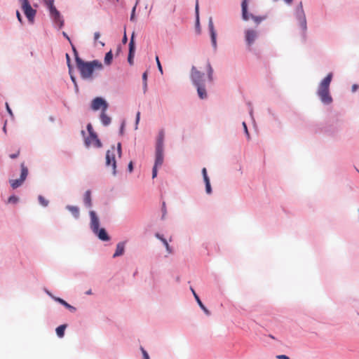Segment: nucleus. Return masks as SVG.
Here are the masks:
<instances>
[{"label":"nucleus","mask_w":359,"mask_h":359,"mask_svg":"<svg viewBox=\"0 0 359 359\" xmlns=\"http://www.w3.org/2000/svg\"><path fill=\"white\" fill-rule=\"evenodd\" d=\"M156 237L158 238L160 240L162 241V242L163 243V244L165 245V241H167L165 239H164L163 238H162L161 236H160L159 234H156Z\"/></svg>","instance_id":"nucleus-48"},{"label":"nucleus","mask_w":359,"mask_h":359,"mask_svg":"<svg viewBox=\"0 0 359 359\" xmlns=\"http://www.w3.org/2000/svg\"><path fill=\"white\" fill-rule=\"evenodd\" d=\"M109 105L108 103L103 98L97 97L92 100L91 109L93 111L101 109L102 111H107Z\"/></svg>","instance_id":"nucleus-7"},{"label":"nucleus","mask_w":359,"mask_h":359,"mask_svg":"<svg viewBox=\"0 0 359 359\" xmlns=\"http://www.w3.org/2000/svg\"><path fill=\"white\" fill-rule=\"evenodd\" d=\"M165 133L163 130H160L156 140V149H163V141H164Z\"/></svg>","instance_id":"nucleus-16"},{"label":"nucleus","mask_w":359,"mask_h":359,"mask_svg":"<svg viewBox=\"0 0 359 359\" xmlns=\"http://www.w3.org/2000/svg\"><path fill=\"white\" fill-rule=\"evenodd\" d=\"M18 202V198L15 196H11L8 199V203L15 204Z\"/></svg>","instance_id":"nucleus-30"},{"label":"nucleus","mask_w":359,"mask_h":359,"mask_svg":"<svg viewBox=\"0 0 359 359\" xmlns=\"http://www.w3.org/2000/svg\"><path fill=\"white\" fill-rule=\"evenodd\" d=\"M106 165L107 166L111 165L113 174L116 175V160H115V147H112L111 150H108L106 154Z\"/></svg>","instance_id":"nucleus-8"},{"label":"nucleus","mask_w":359,"mask_h":359,"mask_svg":"<svg viewBox=\"0 0 359 359\" xmlns=\"http://www.w3.org/2000/svg\"><path fill=\"white\" fill-rule=\"evenodd\" d=\"M112 59H113L112 51L109 50L108 53H106L105 57H104V61L105 65H111V63L112 62Z\"/></svg>","instance_id":"nucleus-26"},{"label":"nucleus","mask_w":359,"mask_h":359,"mask_svg":"<svg viewBox=\"0 0 359 359\" xmlns=\"http://www.w3.org/2000/svg\"><path fill=\"white\" fill-rule=\"evenodd\" d=\"M71 46H72V50H73V52L74 53V55H75V59L76 58V57H79L78 56V52L75 48V46L72 44V43H71Z\"/></svg>","instance_id":"nucleus-44"},{"label":"nucleus","mask_w":359,"mask_h":359,"mask_svg":"<svg viewBox=\"0 0 359 359\" xmlns=\"http://www.w3.org/2000/svg\"><path fill=\"white\" fill-rule=\"evenodd\" d=\"M100 43H101V45H102V46H104V43L103 42H100Z\"/></svg>","instance_id":"nucleus-62"},{"label":"nucleus","mask_w":359,"mask_h":359,"mask_svg":"<svg viewBox=\"0 0 359 359\" xmlns=\"http://www.w3.org/2000/svg\"><path fill=\"white\" fill-rule=\"evenodd\" d=\"M100 120L104 126H108L111 123V118L106 114V111L101 112Z\"/></svg>","instance_id":"nucleus-21"},{"label":"nucleus","mask_w":359,"mask_h":359,"mask_svg":"<svg viewBox=\"0 0 359 359\" xmlns=\"http://www.w3.org/2000/svg\"><path fill=\"white\" fill-rule=\"evenodd\" d=\"M245 40L249 46H251L257 37V32L253 29H247L245 32Z\"/></svg>","instance_id":"nucleus-11"},{"label":"nucleus","mask_w":359,"mask_h":359,"mask_svg":"<svg viewBox=\"0 0 359 359\" xmlns=\"http://www.w3.org/2000/svg\"><path fill=\"white\" fill-rule=\"evenodd\" d=\"M39 201L41 205L43 207H46L48 205V201L46 200L43 196H39Z\"/></svg>","instance_id":"nucleus-28"},{"label":"nucleus","mask_w":359,"mask_h":359,"mask_svg":"<svg viewBox=\"0 0 359 359\" xmlns=\"http://www.w3.org/2000/svg\"><path fill=\"white\" fill-rule=\"evenodd\" d=\"M269 337L272 339H274V337L272 335H270Z\"/></svg>","instance_id":"nucleus-64"},{"label":"nucleus","mask_w":359,"mask_h":359,"mask_svg":"<svg viewBox=\"0 0 359 359\" xmlns=\"http://www.w3.org/2000/svg\"><path fill=\"white\" fill-rule=\"evenodd\" d=\"M71 78H72V80L73 81V82H74V83H76V81H75L74 77H73V76H71Z\"/></svg>","instance_id":"nucleus-59"},{"label":"nucleus","mask_w":359,"mask_h":359,"mask_svg":"<svg viewBox=\"0 0 359 359\" xmlns=\"http://www.w3.org/2000/svg\"><path fill=\"white\" fill-rule=\"evenodd\" d=\"M332 79V74L329 73L320 83L317 94L321 102L325 104H330L332 102V98L330 94V84Z\"/></svg>","instance_id":"nucleus-2"},{"label":"nucleus","mask_w":359,"mask_h":359,"mask_svg":"<svg viewBox=\"0 0 359 359\" xmlns=\"http://www.w3.org/2000/svg\"><path fill=\"white\" fill-rule=\"evenodd\" d=\"M142 79L144 81V88H147V72H145L143 73L142 74Z\"/></svg>","instance_id":"nucleus-36"},{"label":"nucleus","mask_w":359,"mask_h":359,"mask_svg":"<svg viewBox=\"0 0 359 359\" xmlns=\"http://www.w3.org/2000/svg\"><path fill=\"white\" fill-rule=\"evenodd\" d=\"M90 217V229L93 232H97L100 226V220L95 211L91 210L89 212Z\"/></svg>","instance_id":"nucleus-9"},{"label":"nucleus","mask_w":359,"mask_h":359,"mask_svg":"<svg viewBox=\"0 0 359 359\" xmlns=\"http://www.w3.org/2000/svg\"><path fill=\"white\" fill-rule=\"evenodd\" d=\"M250 18L255 21L256 24H259L265 18L264 17H259V16H255L253 15H250Z\"/></svg>","instance_id":"nucleus-29"},{"label":"nucleus","mask_w":359,"mask_h":359,"mask_svg":"<svg viewBox=\"0 0 359 359\" xmlns=\"http://www.w3.org/2000/svg\"><path fill=\"white\" fill-rule=\"evenodd\" d=\"M47 6L49 9L51 18L54 20L55 23L59 24L60 27H62L63 26L64 21L62 19L59 11L56 9V8L54 6V1L48 0Z\"/></svg>","instance_id":"nucleus-3"},{"label":"nucleus","mask_w":359,"mask_h":359,"mask_svg":"<svg viewBox=\"0 0 359 359\" xmlns=\"http://www.w3.org/2000/svg\"><path fill=\"white\" fill-rule=\"evenodd\" d=\"M20 1L21 3L22 9L24 11V13L27 18L28 20L30 22H33L36 13V10L32 8L28 0H20Z\"/></svg>","instance_id":"nucleus-4"},{"label":"nucleus","mask_w":359,"mask_h":359,"mask_svg":"<svg viewBox=\"0 0 359 359\" xmlns=\"http://www.w3.org/2000/svg\"><path fill=\"white\" fill-rule=\"evenodd\" d=\"M163 163V149L156 148V160L154 166L160 167Z\"/></svg>","instance_id":"nucleus-14"},{"label":"nucleus","mask_w":359,"mask_h":359,"mask_svg":"<svg viewBox=\"0 0 359 359\" xmlns=\"http://www.w3.org/2000/svg\"><path fill=\"white\" fill-rule=\"evenodd\" d=\"M100 37V33L98 32H96L94 33V40L95 41H97L99 38Z\"/></svg>","instance_id":"nucleus-43"},{"label":"nucleus","mask_w":359,"mask_h":359,"mask_svg":"<svg viewBox=\"0 0 359 359\" xmlns=\"http://www.w3.org/2000/svg\"><path fill=\"white\" fill-rule=\"evenodd\" d=\"M141 351H142L144 359H149L147 352L142 347L141 348Z\"/></svg>","instance_id":"nucleus-37"},{"label":"nucleus","mask_w":359,"mask_h":359,"mask_svg":"<svg viewBox=\"0 0 359 359\" xmlns=\"http://www.w3.org/2000/svg\"><path fill=\"white\" fill-rule=\"evenodd\" d=\"M86 293V294H92L91 290H88Z\"/></svg>","instance_id":"nucleus-57"},{"label":"nucleus","mask_w":359,"mask_h":359,"mask_svg":"<svg viewBox=\"0 0 359 359\" xmlns=\"http://www.w3.org/2000/svg\"><path fill=\"white\" fill-rule=\"evenodd\" d=\"M66 208L72 214V215L78 219L79 217V209L76 206L67 205Z\"/></svg>","instance_id":"nucleus-22"},{"label":"nucleus","mask_w":359,"mask_h":359,"mask_svg":"<svg viewBox=\"0 0 359 359\" xmlns=\"http://www.w3.org/2000/svg\"><path fill=\"white\" fill-rule=\"evenodd\" d=\"M297 14L299 16L300 19L302 20V26L304 27V28H306V19L302 2H300L299 6L297 8Z\"/></svg>","instance_id":"nucleus-18"},{"label":"nucleus","mask_w":359,"mask_h":359,"mask_svg":"<svg viewBox=\"0 0 359 359\" xmlns=\"http://www.w3.org/2000/svg\"><path fill=\"white\" fill-rule=\"evenodd\" d=\"M133 162L130 161L128 164V170L131 172L133 171Z\"/></svg>","instance_id":"nucleus-47"},{"label":"nucleus","mask_w":359,"mask_h":359,"mask_svg":"<svg viewBox=\"0 0 359 359\" xmlns=\"http://www.w3.org/2000/svg\"><path fill=\"white\" fill-rule=\"evenodd\" d=\"M276 358H278V359H290V358L285 355H276Z\"/></svg>","instance_id":"nucleus-45"},{"label":"nucleus","mask_w":359,"mask_h":359,"mask_svg":"<svg viewBox=\"0 0 359 359\" xmlns=\"http://www.w3.org/2000/svg\"><path fill=\"white\" fill-rule=\"evenodd\" d=\"M87 130H88V133H89V136H90V135H93V134H95V133L93 131V126H92V125H91L90 123H88V124L87 125Z\"/></svg>","instance_id":"nucleus-34"},{"label":"nucleus","mask_w":359,"mask_h":359,"mask_svg":"<svg viewBox=\"0 0 359 359\" xmlns=\"http://www.w3.org/2000/svg\"><path fill=\"white\" fill-rule=\"evenodd\" d=\"M76 63L81 77L84 79H90L95 69H101L102 68V63L98 60L83 62L79 57H76Z\"/></svg>","instance_id":"nucleus-1"},{"label":"nucleus","mask_w":359,"mask_h":359,"mask_svg":"<svg viewBox=\"0 0 359 359\" xmlns=\"http://www.w3.org/2000/svg\"><path fill=\"white\" fill-rule=\"evenodd\" d=\"M208 27H209V29H210V32L212 44L214 49L216 50L217 49V40H216L217 34L215 30L214 25H213L212 19H210L209 21Z\"/></svg>","instance_id":"nucleus-13"},{"label":"nucleus","mask_w":359,"mask_h":359,"mask_svg":"<svg viewBox=\"0 0 359 359\" xmlns=\"http://www.w3.org/2000/svg\"><path fill=\"white\" fill-rule=\"evenodd\" d=\"M157 168H158V167H156L154 165V168L152 170V178H155L157 176Z\"/></svg>","instance_id":"nucleus-38"},{"label":"nucleus","mask_w":359,"mask_h":359,"mask_svg":"<svg viewBox=\"0 0 359 359\" xmlns=\"http://www.w3.org/2000/svg\"><path fill=\"white\" fill-rule=\"evenodd\" d=\"M123 125H122V126H121V133H123Z\"/></svg>","instance_id":"nucleus-61"},{"label":"nucleus","mask_w":359,"mask_h":359,"mask_svg":"<svg viewBox=\"0 0 359 359\" xmlns=\"http://www.w3.org/2000/svg\"><path fill=\"white\" fill-rule=\"evenodd\" d=\"M242 7V18L244 20H248L250 15L248 13V0H243L241 4Z\"/></svg>","instance_id":"nucleus-17"},{"label":"nucleus","mask_w":359,"mask_h":359,"mask_svg":"<svg viewBox=\"0 0 359 359\" xmlns=\"http://www.w3.org/2000/svg\"><path fill=\"white\" fill-rule=\"evenodd\" d=\"M62 34L69 41V43H71L72 41L70 40V38L68 36V35L65 32H63Z\"/></svg>","instance_id":"nucleus-50"},{"label":"nucleus","mask_w":359,"mask_h":359,"mask_svg":"<svg viewBox=\"0 0 359 359\" xmlns=\"http://www.w3.org/2000/svg\"><path fill=\"white\" fill-rule=\"evenodd\" d=\"M21 167V174L20 177L17 180H10L11 186L13 189H16L21 186V184L24 182V181L26 180L27 176L28 175V169L25 165L24 163H22L20 165Z\"/></svg>","instance_id":"nucleus-5"},{"label":"nucleus","mask_w":359,"mask_h":359,"mask_svg":"<svg viewBox=\"0 0 359 359\" xmlns=\"http://www.w3.org/2000/svg\"><path fill=\"white\" fill-rule=\"evenodd\" d=\"M284 1L287 4H291L292 2V0H284Z\"/></svg>","instance_id":"nucleus-56"},{"label":"nucleus","mask_w":359,"mask_h":359,"mask_svg":"<svg viewBox=\"0 0 359 359\" xmlns=\"http://www.w3.org/2000/svg\"><path fill=\"white\" fill-rule=\"evenodd\" d=\"M85 143L87 147H89L90 144H94L96 147H101L102 143L98 139L96 133L89 136L85 140Z\"/></svg>","instance_id":"nucleus-12"},{"label":"nucleus","mask_w":359,"mask_h":359,"mask_svg":"<svg viewBox=\"0 0 359 359\" xmlns=\"http://www.w3.org/2000/svg\"><path fill=\"white\" fill-rule=\"evenodd\" d=\"M66 59H67V64L69 66V63H70V57L68 53L66 54Z\"/></svg>","instance_id":"nucleus-52"},{"label":"nucleus","mask_w":359,"mask_h":359,"mask_svg":"<svg viewBox=\"0 0 359 359\" xmlns=\"http://www.w3.org/2000/svg\"><path fill=\"white\" fill-rule=\"evenodd\" d=\"M56 301H57L58 302H60V304H62V305H64L66 308H67L68 309H69L70 311H76V309L71 306L70 304H69L67 302H66L65 300H63L62 299H60V298H55Z\"/></svg>","instance_id":"nucleus-27"},{"label":"nucleus","mask_w":359,"mask_h":359,"mask_svg":"<svg viewBox=\"0 0 359 359\" xmlns=\"http://www.w3.org/2000/svg\"><path fill=\"white\" fill-rule=\"evenodd\" d=\"M6 109H7V111L8 112L11 114V115H13V113H12V111L11 109V108L9 107L8 104H6Z\"/></svg>","instance_id":"nucleus-53"},{"label":"nucleus","mask_w":359,"mask_h":359,"mask_svg":"<svg viewBox=\"0 0 359 359\" xmlns=\"http://www.w3.org/2000/svg\"><path fill=\"white\" fill-rule=\"evenodd\" d=\"M212 73H213V69H212L210 64L208 63V78H209L210 81H212Z\"/></svg>","instance_id":"nucleus-31"},{"label":"nucleus","mask_w":359,"mask_h":359,"mask_svg":"<svg viewBox=\"0 0 359 359\" xmlns=\"http://www.w3.org/2000/svg\"><path fill=\"white\" fill-rule=\"evenodd\" d=\"M138 4V1L136 2V4L135 6L133 7V11H132V13H131V16H130V20H134V17H135V9H136V6L137 4Z\"/></svg>","instance_id":"nucleus-39"},{"label":"nucleus","mask_w":359,"mask_h":359,"mask_svg":"<svg viewBox=\"0 0 359 359\" xmlns=\"http://www.w3.org/2000/svg\"><path fill=\"white\" fill-rule=\"evenodd\" d=\"M20 154V150L18 149L15 153L10 154L11 158H16Z\"/></svg>","instance_id":"nucleus-40"},{"label":"nucleus","mask_w":359,"mask_h":359,"mask_svg":"<svg viewBox=\"0 0 359 359\" xmlns=\"http://www.w3.org/2000/svg\"><path fill=\"white\" fill-rule=\"evenodd\" d=\"M243 128H244V130H245V132L248 136V138L249 139L250 138V135H249V133H248V128H247V126H246V123L245 122L243 123Z\"/></svg>","instance_id":"nucleus-42"},{"label":"nucleus","mask_w":359,"mask_h":359,"mask_svg":"<svg viewBox=\"0 0 359 359\" xmlns=\"http://www.w3.org/2000/svg\"><path fill=\"white\" fill-rule=\"evenodd\" d=\"M165 246L166 249H167L168 251H170V247H169V245H168V242H167V241H165Z\"/></svg>","instance_id":"nucleus-55"},{"label":"nucleus","mask_w":359,"mask_h":359,"mask_svg":"<svg viewBox=\"0 0 359 359\" xmlns=\"http://www.w3.org/2000/svg\"><path fill=\"white\" fill-rule=\"evenodd\" d=\"M357 88H358V86L357 85H355V84L353 85V86H352L353 92H355Z\"/></svg>","instance_id":"nucleus-54"},{"label":"nucleus","mask_w":359,"mask_h":359,"mask_svg":"<svg viewBox=\"0 0 359 359\" xmlns=\"http://www.w3.org/2000/svg\"><path fill=\"white\" fill-rule=\"evenodd\" d=\"M16 15H17L18 20L20 22H22V16H21V15H20V12H19V11H17V12H16Z\"/></svg>","instance_id":"nucleus-46"},{"label":"nucleus","mask_w":359,"mask_h":359,"mask_svg":"<svg viewBox=\"0 0 359 359\" xmlns=\"http://www.w3.org/2000/svg\"><path fill=\"white\" fill-rule=\"evenodd\" d=\"M82 134L84 135L85 132L83 130L81 131Z\"/></svg>","instance_id":"nucleus-63"},{"label":"nucleus","mask_w":359,"mask_h":359,"mask_svg":"<svg viewBox=\"0 0 359 359\" xmlns=\"http://www.w3.org/2000/svg\"><path fill=\"white\" fill-rule=\"evenodd\" d=\"M97 237L104 241H107L109 240V236L107 233L106 230L103 228L97 229V232H93Z\"/></svg>","instance_id":"nucleus-15"},{"label":"nucleus","mask_w":359,"mask_h":359,"mask_svg":"<svg viewBox=\"0 0 359 359\" xmlns=\"http://www.w3.org/2000/svg\"><path fill=\"white\" fill-rule=\"evenodd\" d=\"M127 40H128V39H127V36H126V34L125 33V34H124V36H123V39H122V42H123V43H126L127 42Z\"/></svg>","instance_id":"nucleus-49"},{"label":"nucleus","mask_w":359,"mask_h":359,"mask_svg":"<svg viewBox=\"0 0 359 359\" xmlns=\"http://www.w3.org/2000/svg\"><path fill=\"white\" fill-rule=\"evenodd\" d=\"M3 130H4V133H6V124L4 125Z\"/></svg>","instance_id":"nucleus-58"},{"label":"nucleus","mask_w":359,"mask_h":359,"mask_svg":"<svg viewBox=\"0 0 359 359\" xmlns=\"http://www.w3.org/2000/svg\"><path fill=\"white\" fill-rule=\"evenodd\" d=\"M202 174H203V180L204 181H206V180H209V177L208 176V174H207V170L205 168H203L202 169Z\"/></svg>","instance_id":"nucleus-33"},{"label":"nucleus","mask_w":359,"mask_h":359,"mask_svg":"<svg viewBox=\"0 0 359 359\" xmlns=\"http://www.w3.org/2000/svg\"><path fill=\"white\" fill-rule=\"evenodd\" d=\"M204 74L198 71L194 66L192 67L191 71V79L196 86L203 85Z\"/></svg>","instance_id":"nucleus-6"},{"label":"nucleus","mask_w":359,"mask_h":359,"mask_svg":"<svg viewBox=\"0 0 359 359\" xmlns=\"http://www.w3.org/2000/svg\"><path fill=\"white\" fill-rule=\"evenodd\" d=\"M191 290L199 306L203 309V311L205 312L206 315L209 316L210 314V311L203 305V304L201 301L200 298L198 297L194 290L193 288H191Z\"/></svg>","instance_id":"nucleus-19"},{"label":"nucleus","mask_w":359,"mask_h":359,"mask_svg":"<svg viewBox=\"0 0 359 359\" xmlns=\"http://www.w3.org/2000/svg\"><path fill=\"white\" fill-rule=\"evenodd\" d=\"M197 87V92L198 94V96L201 99H205L207 97V93L206 90L205 88L204 84L201 86H196Z\"/></svg>","instance_id":"nucleus-24"},{"label":"nucleus","mask_w":359,"mask_h":359,"mask_svg":"<svg viewBox=\"0 0 359 359\" xmlns=\"http://www.w3.org/2000/svg\"><path fill=\"white\" fill-rule=\"evenodd\" d=\"M204 182L205 184V190H206L207 194H211L212 189H211L210 180L204 181Z\"/></svg>","instance_id":"nucleus-32"},{"label":"nucleus","mask_w":359,"mask_h":359,"mask_svg":"<svg viewBox=\"0 0 359 359\" xmlns=\"http://www.w3.org/2000/svg\"><path fill=\"white\" fill-rule=\"evenodd\" d=\"M67 327L66 325H60L56 328V333L59 337H63L65 334V330Z\"/></svg>","instance_id":"nucleus-25"},{"label":"nucleus","mask_w":359,"mask_h":359,"mask_svg":"<svg viewBox=\"0 0 359 359\" xmlns=\"http://www.w3.org/2000/svg\"><path fill=\"white\" fill-rule=\"evenodd\" d=\"M140 113L138 111L137 113V116H136V123L137 124V123L139 122L140 121Z\"/></svg>","instance_id":"nucleus-51"},{"label":"nucleus","mask_w":359,"mask_h":359,"mask_svg":"<svg viewBox=\"0 0 359 359\" xmlns=\"http://www.w3.org/2000/svg\"><path fill=\"white\" fill-rule=\"evenodd\" d=\"M117 152H118V156L121 157V143H118Z\"/></svg>","instance_id":"nucleus-41"},{"label":"nucleus","mask_w":359,"mask_h":359,"mask_svg":"<svg viewBox=\"0 0 359 359\" xmlns=\"http://www.w3.org/2000/svg\"><path fill=\"white\" fill-rule=\"evenodd\" d=\"M83 203L87 208H90L92 206V200H91V191L90 190H87L83 196Z\"/></svg>","instance_id":"nucleus-20"},{"label":"nucleus","mask_w":359,"mask_h":359,"mask_svg":"<svg viewBox=\"0 0 359 359\" xmlns=\"http://www.w3.org/2000/svg\"><path fill=\"white\" fill-rule=\"evenodd\" d=\"M156 63H157V66H158V69L159 70V72L163 74V68H162V66L161 65V62L159 61V59H158V57L156 56Z\"/></svg>","instance_id":"nucleus-35"},{"label":"nucleus","mask_w":359,"mask_h":359,"mask_svg":"<svg viewBox=\"0 0 359 359\" xmlns=\"http://www.w3.org/2000/svg\"><path fill=\"white\" fill-rule=\"evenodd\" d=\"M124 244L123 243H118L116 245V252L114 254L113 257H116L122 255L124 252Z\"/></svg>","instance_id":"nucleus-23"},{"label":"nucleus","mask_w":359,"mask_h":359,"mask_svg":"<svg viewBox=\"0 0 359 359\" xmlns=\"http://www.w3.org/2000/svg\"><path fill=\"white\" fill-rule=\"evenodd\" d=\"M198 4H196V13H198Z\"/></svg>","instance_id":"nucleus-60"},{"label":"nucleus","mask_w":359,"mask_h":359,"mask_svg":"<svg viewBox=\"0 0 359 359\" xmlns=\"http://www.w3.org/2000/svg\"><path fill=\"white\" fill-rule=\"evenodd\" d=\"M135 34L133 33L130 43H129V53L128 57V61L130 65H133V57L135 50V45L134 41Z\"/></svg>","instance_id":"nucleus-10"}]
</instances>
